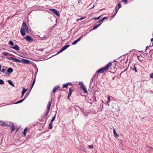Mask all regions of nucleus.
<instances>
[{"label":"nucleus","instance_id":"obj_1","mask_svg":"<svg viewBox=\"0 0 153 153\" xmlns=\"http://www.w3.org/2000/svg\"><path fill=\"white\" fill-rule=\"evenodd\" d=\"M52 103L51 101H49L48 102V105L47 108L48 109L47 111H46V114H45L43 116V117L45 118L46 116H47L48 114L49 113V112L50 110V107Z\"/></svg>","mask_w":153,"mask_h":153},{"label":"nucleus","instance_id":"obj_2","mask_svg":"<svg viewBox=\"0 0 153 153\" xmlns=\"http://www.w3.org/2000/svg\"><path fill=\"white\" fill-rule=\"evenodd\" d=\"M22 28L25 30H26V32L27 33L29 32V31L28 29V28L27 27L26 25V23L25 22H23Z\"/></svg>","mask_w":153,"mask_h":153},{"label":"nucleus","instance_id":"obj_3","mask_svg":"<svg viewBox=\"0 0 153 153\" xmlns=\"http://www.w3.org/2000/svg\"><path fill=\"white\" fill-rule=\"evenodd\" d=\"M105 71H106V70L104 67L100 69L97 71L96 74H95V76H97L98 73H103Z\"/></svg>","mask_w":153,"mask_h":153},{"label":"nucleus","instance_id":"obj_4","mask_svg":"<svg viewBox=\"0 0 153 153\" xmlns=\"http://www.w3.org/2000/svg\"><path fill=\"white\" fill-rule=\"evenodd\" d=\"M81 88L82 90H83L85 93H87V90L82 82L81 84Z\"/></svg>","mask_w":153,"mask_h":153},{"label":"nucleus","instance_id":"obj_5","mask_svg":"<svg viewBox=\"0 0 153 153\" xmlns=\"http://www.w3.org/2000/svg\"><path fill=\"white\" fill-rule=\"evenodd\" d=\"M9 59L10 60H12L14 62H16L19 63L21 62V61L19 59H17L16 58L10 57L9 58Z\"/></svg>","mask_w":153,"mask_h":153},{"label":"nucleus","instance_id":"obj_6","mask_svg":"<svg viewBox=\"0 0 153 153\" xmlns=\"http://www.w3.org/2000/svg\"><path fill=\"white\" fill-rule=\"evenodd\" d=\"M25 39L28 42H31L33 41V39L30 36H27L25 37Z\"/></svg>","mask_w":153,"mask_h":153},{"label":"nucleus","instance_id":"obj_7","mask_svg":"<svg viewBox=\"0 0 153 153\" xmlns=\"http://www.w3.org/2000/svg\"><path fill=\"white\" fill-rule=\"evenodd\" d=\"M50 10H51L52 12L55 13V14L57 16H59L60 14L58 11L57 10L54 9H50Z\"/></svg>","mask_w":153,"mask_h":153},{"label":"nucleus","instance_id":"obj_8","mask_svg":"<svg viewBox=\"0 0 153 153\" xmlns=\"http://www.w3.org/2000/svg\"><path fill=\"white\" fill-rule=\"evenodd\" d=\"M121 5L120 4V3H119V4H118V5H117V6H116V7H115V9H116V13H115L114 15L112 16L113 17H114V16L116 15V14L117 11H118V10H119V8H121Z\"/></svg>","mask_w":153,"mask_h":153},{"label":"nucleus","instance_id":"obj_9","mask_svg":"<svg viewBox=\"0 0 153 153\" xmlns=\"http://www.w3.org/2000/svg\"><path fill=\"white\" fill-rule=\"evenodd\" d=\"M11 48H12L15 50L17 51H18L19 50V46L17 45H12L10 47Z\"/></svg>","mask_w":153,"mask_h":153},{"label":"nucleus","instance_id":"obj_10","mask_svg":"<svg viewBox=\"0 0 153 153\" xmlns=\"http://www.w3.org/2000/svg\"><path fill=\"white\" fill-rule=\"evenodd\" d=\"M83 36V35L81 36L78 39H77L74 41L72 43V45H74L76 44L81 39L82 37Z\"/></svg>","mask_w":153,"mask_h":153},{"label":"nucleus","instance_id":"obj_11","mask_svg":"<svg viewBox=\"0 0 153 153\" xmlns=\"http://www.w3.org/2000/svg\"><path fill=\"white\" fill-rule=\"evenodd\" d=\"M112 65V63L110 62L109 63H108L105 67L104 68L105 69L106 71L107 70H108V69Z\"/></svg>","mask_w":153,"mask_h":153},{"label":"nucleus","instance_id":"obj_12","mask_svg":"<svg viewBox=\"0 0 153 153\" xmlns=\"http://www.w3.org/2000/svg\"><path fill=\"white\" fill-rule=\"evenodd\" d=\"M25 30L22 28L21 29L20 32L22 36H24L25 35Z\"/></svg>","mask_w":153,"mask_h":153},{"label":"nucleus","instance_id":"obj_13","mask_svg":"<svg viewBox=\"0 0 153 153\" xmlns=\"http://www.w3.org/2000/svg\"><path fill=\"white\" fill-rule=\"evenodd\" d=\"M59 88V85L56 86L54 87V88H53V93L55 92L57 90H58Z\"/></svg>","mask_w":153,"mask_h":153},{"label":"nucleus","instance_id":"obj_14","mask_svg":"<svg viewBox=\"0 0 153 153\" xmlns=\"http://www.w3.org/2000/svg\"><path fill=\"white\" fill-rule=\"evenodd\" d=\"M22 60L23 61V62L24 64H28L30 63V61H29V60L23 59Z\"/></svg>","mask_w":153,"mask_h":153},{"label":"nucleus","instance_id":"obj_15","mask_svg":"<svg viewBox=\"0 0 153 153\" xmlns=\"http://www.w3.org/2000/svg\"><path fill=\"white\" fill-rule=\"evenodd\" d=\"M13 71V69L11 68H8L7 69V72L8 73H12Z\"/></svg>","mask_w":153,"mask_h":153},{"label":"nucleus","instance_id":"obj_16","mask_svg":"<svg viewBox=\"0 0 153 153\" xmlns=\"http://www.w3.org/2000/svg\"><path fill=\"white\" fill-rule=\"evenodd\" d=\"M101 23L98 24H97L94 26L93 28V30H95V29H96L97 27H99L101 25Z\"/></svg>","mask_w":153,"mask_h":153},{"label":"nucleus","instance_id":"obj_17","mask_svg":"<svg viewBox=\"0 0 153 153\" xmlns=\"http://www.w3.org/2000/svg\"><path fill=\"white\" fill-rule=\"evenodd\" d=\"M25 99V98L24 99H22V100H19L17 101V102L14 103V104H17L18 103H20L22 102L23 101H24V100Z\"/></svg>","mask_w":153,"mask_h":153},{"label":"nucleus","instance_id":"obj_18","mask_svg":"<svg viewBox=\"0 0 153 153\" xmlns=\"http://www.w3.org/2000/svg\"><path fill=\"white\" fill-rule=\"evenodd\" d=\"M10 127L11 128V129L12 130L11 132H12L15 129V126L14 124L12 123V126H10Z\"/></svg>","mask_w":153,"mask_h":153},{"label":"nucleus","instance_id":"obj_19","mask_svg":"<svg viewBox=\"0 0 153 153\" xmlns=\"http://www.w3.org/2000/svg\"><path fill=\"white\" fill-rule=\"evenodd\" d=\"M70 46V45H65L62 48V49L64 51L65 50H66L67 48H68Z\"/></svg>","mask_w":153,"mask_h":153},{"label":"nucleus","instance_id":"obj_20","mask_svg":"<svg viewBox=\"0 0 153 153\" xmlns=\"http://www.w3.org/2000/svg\"><path fill=\"white\" fill-rule=\"evenodd\" d=\"M131 68L132 70L134 71L136 73L137 72L136 68L133 65L132 67H131Z\"/></svg>","mask_w":153,"mask_h":153},{"label":"nucleus","instance_id":"obj_21","mask_svg":"<svg viewBox=\"0 0 153 153\" xmlns=\"http://www.w3.org/2000/svg\"><path fill=\"white\" fill-rule=\"evenodd\" d=\"M8 82L9 83L10 85H12L13 87H14V85L12 82V81L10 80H9L8 81Z\"/></svg>","mask_w":153,"mask_h":153},{"label":"nucleus","instance_id":"obj_22","mask_svg":"<svg viewBox=\"0 0 153 153\" xmlns=\"http://www.w3.org/2000/svg\"><path fill=\"white\" fill-rule=\"evenodd\" d=\"M27 89H25L24 88H23V91L22 92V94L23 96H24V94L26 92V91H27Z\"/></svg>","mask_w":153,"mask_h":153},{"label":"nucleus","instance_id":"obj_23","mask_svg":"<svg viewBox=\"0 0 153 153\" xmlns=\"http://www.w3.org/2000/svg\"><path fill=\"white\" fill-rule=\"evenodd\" d=\"M113 132L114 135L116 137H118V135L117 134L116 132L115 131L114 128H113Z\"/></svg>","mask_w":153,"mask_h":153},{"label":"nucleus","instance_id":"obj_24","mask_svg":"<svg viewBox=\"0 0 153 153\" xmlns=\"http://www.w3.org/2000/svg\"><path fill=\"white\" fill-rule=\"evenodd\" d=\"M70 83V82H69V83H66L65 84H64L63 85V86L62 87V88H67V87L69 85V84Z\"/></svg>","mask_w":153,"mask_h":153},{"label":"nucleus","instance_id":"obj_25","mask_svg":"<svg viewBox=\"0 0 153 153\" xmlns=\"http://www.w3.org/2000/svg\"><path fill=\"white\" fill-rule=\"evenodd\" d=\"M72 93V92H71L70 91L69 92V94H68V99H69V100H70L69 97H71Z\"/></svg>","mask_w":153,"mask_h":153},{"label":"nucleus","instance_id":"obj_26","mask_svg":"<svg viewBox=\"0 0 153 153\" xmlns=\"http://www.w3.org/2000/svg\"><path fill=\"white\" fill-rule=\"evenodd\" d=\"M53 126L52 124V123H50L49 124V128L50 129H52L53 128Z\"/></svg>","mask_w":153,"mask_h":153},{"label":"nucleus","instance_id":"obj_27","mask_svg":"<svg viewBox=\"0 0 153 153\" xmlns=\"http://www.w3.org/2000/svg\"><path fill=\"white\" fill-rule=\"evenodd\" d=\"M35 78L34 79V81L32 84V85H31V89L32 88L35 84Z\"/></svg>","mask_w":153,"mask_h":153},{"label":"nucleus","instance_id":"obj_28","mask_svg":"<svg viewBox=\"0 0 153 153\" xmlns=\"http://www.w3.org/2000/svg\"><path fill=\"white\" fill-rule=\"evenodd\" d=\"M9 44L11 46L14 45V44L13 42L12 41H9Z\"/></svg>","mask_w":153,"mask_h":153},{"label":"nucleus","instance_id":"obj_29","mask_svg":"<svg viewBox=\"0 0 153 153\" xmlns=\"http://www.w3.org/2000/svg\"><path fill=\"white\" fill-rule=\"evenodd\" d=\"M56 114L55 115V116L52 118V119L51 120V122H53L55 120V117H56Z\"/></svg>","mask_w":153,"mask_h":153},{"label":"nucleus","instance_id":"obj_30","mask_svg":"<svg viewBox=\"0 0 153 153\" xmlns=\"http://www.w3.org/2000/svg\"><path fill=\"white\" fill-rule=\"evenodd\" d=\"M92 98H93V99L94 100V102H97L96 97L95 95Z\"/></svg>","mask_w":153,"mask_h":153},{"label":"nucleus","instance_id":"obj_31","mask_svg":"<svg viewBox=\"0 0 153 153\" xmlns=\"http://www.w3.org/2000/svg\"><path fill=\"white\" fill-rule=\"evenodd\" d=\"M127 69H128V68H126L125 69V70L123 71H122V72H121L120 73V76H121V74H122L123 73H124V72H125L127 70Z\"/></svg>","mask_w":153,"mask_h":153},{"label":"nucleus","instance_id":"obj_32","mask_svg":"<svg viewBox=\"0 0 153 153\" xmlns=\"http://www.w3.org/2000/svg\"><path fill=\"white\" fill-rule=\"evenodd\" d=\"M63 51V50H62V48L57 52V54H59V53L62 52Z\"/></svg>","mask_w":153,"mask_h":153},{"label":"nucleus","instance_id":"obj_33","mask_svg":"<svg viewBox=\"0 0 153 153\" xmlns=\"http://www.w3.org/2000/svg\"><path fill=\"white\" fill-rule=\"evenodd\" d=\"M4 83V82L2 79H0V84L2 85Z\"/></svg>","mask_w":153,"mask_h":153},{"label":"nucleus","instance_id":"obj_34","mask_svg":"<svg viewBox=\"0 0 153 153\" xmlns=\"http://www.w3.org/2000/svg\"><path fill=\"white\" fill-rule=\"evenodd\" d=\"M100 16H99V17H97V18L94 17V18H93L92 19L96 20V19H99Z\"/></svg>","mask_w":153,"mask_h":153},{"label":"nucleus","instance_id":"obj_35","mask_svg":"<svg viewBox=\"0 0 153 153\" xmlns=\"http://www.w3.org/2000/svg\"><path fill=\"white\" fill-rule=\"evenodd\" d=\"M88 146L90 149H93L94 147L93 145H88Z\"/></svg>","mask_w":153,"mask_h":153},{"label":"nucleus","instance_id":"obj_36","mask_svg":"<svg viewBox=\"0 0 153 153\" xmlns=\"http://www.w3.org/2000/svg\"><path fill=\"white\" fill-rule=\"evenodd\" d=\"M108 100L107 102V103H108L110 101V97L109 96L108 97Z\"/></svg>","mask_w":153,"mask_h":153},{"label":"nucleus","instance_id":"obj_37","mask_svg":"<svg viewBox=\"0 0 153 153\" xmlns=\"http://www.w3.org/2000/svg\"><path fill=\"white\" fill-rule=\"evenodd\" d=\"M5 70H6L5 69H4V68H3L1 72L3 73H4L5 71Z\"/></svg>","mask_w":153,"mask_h":153},{"label":"nucleus","instance_id":"obj_38","mask_svg":"<svg viewBox=\"0 0 153 153\" xmlns=\"http://www.w3.org/2000/svg\"><path fill=\"white\" fill-rule=\"evenodd\" d=\"M86 18L85 16L82 17L81 18H80L79 19V20H81L83 19H85Z\"/></svg>","mask_w":153,"mask_h":153},{"label":"nucleus","instance_id":"obj_39","mask_svg":"<svg viewBox=\"0 0 153 153\" xmlns=\"http://www.w3.org/2000/svg\"><path fill=\"white\" fill-rule=\"evenodd\" d=\"M127 0H122V2H124L125 3H127Z\"/></svg>","mask_w":153,"mask_h":153},{"label":"nucleus","instance_id":"obj_40","mask_svg":"<svg viewBox=\"0 0 153 153\" xmlns=\"http://www.w3.org/2000/svg\"><path fill=\"white\" fill-rule=\"evenodd\" d=\"M27 131V129L26 128H25V129L24 130V131H23V132L26 133V132Z\"/></svg>","mask_w":153,"mask_h":153},{"label":"nucleus","instance_id":"obj_41","mask_svg":"<svg viewBox=\"0 0 153 153\" xmlns=\"http://www.w3.org/2000/svg\"><path fill=\"white\" fill-rule=\"evenodd\" d=\"M150 78H153V73L150 75Z\"/></svg>","mask_w":153,"mask_h":153},{"label":"nucleus","instance_id":"obj_42","mask_svg":"<svg viewBox=\"0 0 153 153\" xmlns=\"http://www.w3.org/2000/svg\"><path fill=\"white\" fill-rule=\"evenodd\" d=\"M73 91V90H72V89L71 88H69V91L71 92H72Z\"/></svg>","mask_w":153,"mask_h":153},{"label":"nucleus","instance_id":"obj_43","mask_svg":"<svg viewBox=\"0 0 153 153\" xmlns=\"http://www.w3.org/2000/svg\"><path fill=\"white\" fill-rule=\"evenodd\" d=\"M107 19V17H104L102 19V20H104V19Z\"/></svg>","mask_w":153,"mask_h":153},{"label":"nucleus","instance_id":"obj_44","mask_svg":"<svg viewBox=\"0 0 153 153\" xmlns=\"http://www.w3.org/2000/svg\"><path fill=\"white\" fill-rule=\"evenodd\" d=\"M3 54L4 55H5V56H7V53H4Z\"/></svg>","mask_w":153,"mask_h":153},{"label":"nucleus","instance_id":"obj_45","mask_svg":"<svg viewBox=\"0 0 153 153\" xmlns=\"http://www.w3.org/2000/svg\"><path fill=\"white\" fill-rule=\"evenodd\" d=\"M103 20H102H102H101L100 21H99V22H98L99 23H100V22H102Z\"/></svg>","mask_w":153,"mask_h":153},{"label":"nucleus","instance_id":"obj_46","mask_svg":"<svg viewBox=\"0 0 153 153\" xmlns=\"http://www.w3.org/2000/svg\"><path fill=\"white\" fill-rule=\"evenodd\" d=\"M23 134L25 136H26V133L23 132Z\"/></svg>","mask_w":153,"mask_h":153},{"label":"nucleus","instance_id":"obj_47","mask_svg":"<svg viewBox=\"0 0 153 153\" xmlns=\"http://www.w3.org/2000/svg\"><path fill=\"white\" fill-rule=\"evenodd\" d=\"M149 47H146V50L147 49H148V48Z\"/></svg>","mask_w":153,"mask_h":153},{"label":"nucleus","instance_id":"obj_48","mask_svg":"<svg viewBox=\"0 0 153 153\" xmlns=\"http://www.w3.org/2000/svg\"><path fill=\"white\" fill-rule=\"evenodd\" d=\"M151 40L152 42L153 41V38H152L151 39Z\"/></svg>","mask_w":153,"mask_h":153},{"label":"nucleus","instance_id":"obj_49","mask_svg":"<svg viewBox=\"0 0 153 153\" xmlns=\"http://www.w3.org/2000/svg\"><path fill=\"white\" fill-rule=\"evenodd\" d=\"M79 20H79V19H77V20H76V22H78Z\"/></svg>","mask_w":153,"mask_h":153},{"label":"nucleus","instance_id":"obj_50","mask_svg":"<svg viewBox=\"0 0 153 153\" xmlns=\"http://www.w3.org/2000/svg\"><path fill=\"white\" fill-rule=\"evenodd\" d=\"M5 104L6 105H9L10 104Z\"/></svg>","mask_w":153,"mask_h":153},{"label":"nucleus","instance_id":"obj_51","mask_svg":"<svg viewBox=\"0 0 153 153\" xmlns=\"http://www.w3.org/2000/svg\"><path fill=\"white\" fill-rule=\"evenodd\" d=\"M28 96V95H27V94L25 95V98L26 97V96Z\"/></svg>","mask_w":153,"mask_h":153},{"label":"nucleus","instance_id":"obj_52","mask_svg":"<svg viewBox=\"0 0 153 153\" xmlns=\"http://www.w3.org/2000/svg\"><path fill=\"white\" fill-rule=\"evenodd\" d=\"M28 96V95H27V94L25 95V98L26 97V96Z\"/></svg>","mask_w":153,"mask_h":153},{"label":"nucleus","instance_id":"obj_53","mask_svg":"<svg viewBox=\"0 0 153 153\" xmlns=\"http://www.w3.org/2000/svg\"><path fill=\"white\" fill-rule=\"evenodd\" d=\"M94 5L91 8V9H93L94 8Z\"/></svg>","mask_w":153,"mask_h":153},{"label":"nucleus","instance_id":"obj_54","mask_svg":"<svg viewBox=\"0 0 153 153\" xmlns=\"http://www.w3.org/2000/svg\"><path fill=\"white\" fill-rule=\"evenodd\" d=\"M114 78H115V77H113L112 78V79H113V80L114 79Z\"/></svg>","mask_w":153,"mask_h":153},{"label":"nucleus","instance_id":"obj_55","mask_svg":"<svg viewBox=\"0 0 153 153\" xmlns=\"http://www.w3.org/2000/svg\"><path fill=\"white\" fill-rule=\"evenodd\" d=\"M69 85H72V84H71V83H70V84H69Z\"/></svg>","mask_w":153,"mask_h":153},{"label":"nucleus","instance_id":"obj_56","mask_svg":"<svg viewBox=\"0 0 153 153\" xmlns=\"http://www.w3.org/2000/svg\"><path fill=\"white\" fill-rule=\"evenodd\" d=\"M23 96L22 94V96L21 97V98H22L23 97Z\"/></svg>","mask_w":153,"mask_h":153},{"label":"nucleus","instance_id":"obj_57","mask_svg":"<svg viewBox=\"0 0 153 153\" xmlns=\"http://www.w3.org/2000/svg\"><path fill=\"white\" fill-rule=\"evenodd\" d=\"M4 105H2L1 106H4Z\"/></svg>","mask_w":153,"mask_h":153},{"label":"nucleus","instance_id":"obj_58","mask_svg":"<svg viewBox=\"0 0 153 153\" xmlns=\"http://www.w3.org/2000/svg\"><path fill=\"white\" fill-rule=\"evenodd\" d=\"M2 104H1L0 105H1Z\"/></svg>","mask_w":153,"mask_h":153}]
</instances>
